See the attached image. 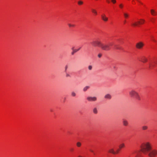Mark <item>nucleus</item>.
Segmentation results:
<instances>
[{"label":"nucleus","mask_w":157,"mask_h":157,"mask_svg":"<svg viewBox=\"0 0 157 157\" xmlns=\"http://www.w3.org/2000/svg\"><path fill=\"white\" fill-rule=\"evenodd\" d=\"M141 150L145 154H148L150 157H155L157 155V150H152L151 144L149 142L143 143L140 146Z\"/></svg>","instance_id":"1"},{"label":"nucleus","mask_w":157,"mask_h":157,"mask_svg":"<svg viewBox=\"0 0 157 157\" xmlns=\"http://www.w3.org/2000/svg\"><path fill=\"white\" fill-rule=\"evenodd\" d=\"M91 44L94 47H99L103 50L109 51L110 50L111 47L113 46L114 43L113 42H109L106 44H104L100 40H97L93 41Z\"/></svg>","instance_id":"2"},{"label":"nucleus","mask_w":157,"mask_h":157,"mask_svg":"<svg viewBox=\"0 0 157 157\" xmlns=\"http://www.w3.org/2000/svg\"><path fill=\"white\" fill-rule=\"evenodd\" d=\"M129 95L130 97L135 98L137 100L140 101L141 100V97L139 93L134 90L129 91Z\"/></svg>","instance_id":"3"},{"label":"nucleus","mask_w":157,"mask_h":157,"mask_svg":"<svg viewBox=\"0 0 157 157\" xmlns=\"http://www.w3.org/2000/svg\"><path fill=\"white\" fill-rule=\"evenodd\" d=\"M145 21L143 19H140V20L137 22L132 21V26H138L139 25L143 24L145 22Z\"/></svg>","instance_id":"4"},{"label":"nucleus","mask_w":157,"mask_h":157,"mask_svg":"<svg viewBox=\"0 0 157 157\" xmlns=\"http://www.w3.org/2000/svg\"><path fill=\"white\" fill-rule=\"evenodd\" d=\"M144 43L141 42H140L136 43V47L137 48L139 49H141L144 46Z\"/></svg>","instance_id":"5"},{"label":"nucleus","mask_w":157,"mask_h":157,"mask_svg":"<svg viewBox=\"0 0 157 157\" xmlns=\"http://www.w3.org/2000/svg\"><path fill=\"white\" fill-rule=\"evenodd\" d=\"M119 150H117L116 151H115L113 148H111L108 151L109 153H112L114 155H116L118 154L119 152Z\"/></svg>","instance_id":"6"},{"label":"nucleus","mask_w":157,"mask_h":157,"mask_svg":"<svg viewBox=\"0 0 157 157\" xmlns=\"http://www.w3.org/2000/svg\"><path fill=\"white\" fill-rule=\"evenodd\" d=\"M139 60L144 63H145L147 62V59L145 56H142L140 58Z\"/></svg>","instance_id":"7"},{"label":"nucleus","mask_w":157,"mask_h":157,"mask_svg":"<svg viewBox=\"0 0 157 157\" xmlns=\"http://www.w3.org/2000/svg\"><path fill=\"white\" fill-rule=\"evenodd\" d=\"M101 19L105 22H107L108 20V18L105 14H102L101 15Z\"/></svg>","instance_id":"8"},{"label":"nucleus","mask_w":157,"mask_h":157,"mask_svg":"<svg viewBox=\"0 0 157 157\" xmlns=\"http://www.w3.org/2000/svg\"><path fill=\"white\" fill-rule=\"evenodd\" d=\"M81 47H80L78 48L77 49H76L74 48V47H73L71 48V50H72V52L71 53V54L72 55H74L75 53L76 52L78 51L80 49H81Z\"/></svg>","instance_id":"9"},{"label":"nucleus","mask_w":157,"mask_h":157,"mask_svg":"<svg viewBox=\"0 0 157 157\" xmlns=\"http://www.w3.org/2000/svg\"><path fill=\"white\" fill-rule=\"evenodd\" d=\"M87 99L89 101H95L97 100V98L96 97H88Z\"/></svg>","instance_id":"10"},{"label":"nucleus","mask_w":157,"mask_h":157,"mask_svg":"<svg viewBox=\"0 0 157 157\" xmlns=\"http://www.w3.org/2000/svg\"><path fill=\"white\" fill-rule=\"evenodd\" d=\"M150 12L151 15L153 16H156L157 15V12L153 9L150 10Z\"/></svg>","instance_id":"11"},{"label":"nucleus","mask_w":157,"mask_h":157,"mask_svg":"<svg viewBox=\"0 0 157 157\" xmlns=\"http://www.w3.org/2000/svg\"><path fill=\"white\" fill-rule=\"evenodd\" d=\"M123 125L124 126H127L128 125V123L127 121L125 119H124L123 121Z\"/></svg>","instance_id":"12"},{"label":"nucleus","mask_w":157,"mask_h":157,"mask_svg":"<svg viewBox=\"0 0 157 157\" xmlns=\"http://www.w3.org/2000/svg\"><path fill=\"white\" fill-rule=\"evenodd\" d=\"M105 98L106 99H110L111 98V96L109 94H107L105 96Z\"/></svg>","instance_id":"13"},{"label":"nucleus","mask_w":157,"mask_h":157,"mask_svg":"<svg viewBox=\"0 0 157 157\" xmlns=\"http://www.w3.org/2000/svg\"><path fill=\"white\" fill-rule=\"evenodd\" d=\"M77 3L78 6H82L84 2L82 1L79 0L78 1Z\"/></svg>","instance_id":"14"},{"label":"nucleus","mask_w":157,"mask_h":157,"mask_svg":"<svg viewBox=\"0 0 157 157\" xmlns=\"http://www.w3.org/2000/svg\"><path fill=\"white\" fill-rule=\"evenodd\" d=\"M91 10L92 13H93L94 15H96L98 14L97 12L95 9H92Z\"/></svg>","instance_id":"15"},{"label":"nucleus","mask_w":157,"mask_h":157,"mask_svg":"<svg viewBox=\"0 0 157 157\" xmlns=\"http://www.w3.org/2000/svg\"><path fill=\"white\" fill-rule=\"evenodd\" d=\"M125 147L124 144L123 143L121 144L119 146V148L120 149H121L122 148L124 147Z\"/></svg>","instance_id":"16"},{"label":"nucleus","mask_w":157,"mask_h":157,"mask_svg":"<svg viewBox=\"0 0 157 157\" xmlns=\"http://www.w3.org/2000/svg\"><path fill=\"white\" fill-rule=\"evenodd\" d=\"M148 128V127L146 125H144L142 126V129L143 130H147Z\"/></svg>","instance_id":"17"},{"label":"nucleus","mask_w":157,"mask_h":157,"mask_svg":"<svg viewBox=\"0 0 157 157\" xmlns=\"http://www.w3.org/2000/svg\"><path fill=\"white\" fill-rule=\"evenodd\" d=\"M139 152L140 151H136L134 152L133 154H136V157H138L139 156Z\"/></svg>","instance_id":"18"},{"label":"nucleus","mask_w":157,"mask_h":157,"mask_svg":"<svg viewBox=\"0 0 157 157\" xmlns=\"http://www.w3.org/2000/svg\"><path fill=\"white\" fill-rule=\"evenodd\" d=\"M68 25L69 28H74L75 26L74 24L71 23H68Z\"/></svg>","instance_id":"19"},{"label":"nucleus","mask_w":157,"mask_h":157,"mask_svg":"<svg viewBox=\"0 0 157 157\" xmlns=\"http://www.w3.org/2000/svg\"><path fill=\"white\" fill-rule=\"evenodd\" d=\"M124 18H127L129 17V14L126 13H124Z\"/></svg>","instance_id":"20"},{"label":"nucleus","mask_w":157,"mask_h":157,"mask_svg":"<svg viewBox=\"0 0 157 157\" xmlns=\"http://www.w3.org/2000/svg\"><path fill=\"white\" fill-rule=\"evenodd\" d=\"M82 144L80 142H77L76 143V146L78 147H80L81 146Z\"/></svg>","instance_id":"21"},{"label":"nucleus","mask_w":157,"mask_h":157,"mask_svg":"<svg viewBox=\"0 0 157 157\" xmlns=\"http://www.w3.org/2000/svg\"><path fill=\"white\" fill-rule=\"evenodd\" d=\"M93 112L95 114H97L98 113V110L96 108H94L93 110Z\"/></svg>","instance_id":"22"},{"label":"nucleus","mask_w":157,"mask_h":157,"mask_svg":"<svg viewBox=\"0 0 157 157\" xmlns=\"http://www.w3.org/2000/svg\"><path fill=\"white\" fill-rule=\"evenodd\" d=\"M89 88V86H86L83 89V90L84 91H86Z\"/></svg>","instance_id":"23"},{"label":"nucleus","mask_w":157,"mask_h":157,"mask_svg":"<svg viewBox=\"0 0 157 157\" xmlns=\"http://www.w3.org/2000/svg\"><path fill=\"white\" fill-rule=\"evenodd\" d=\"M154 67V65H153L152 64H150L149 65V67L151 69H152Z\"/></svg>","instance_id":"24"},{"label":"nucleus","mask_w":157,"mask_h":157,"mask_svg":"<svg viewBox=\"0 0 157 157\" xmlns=\"http://www.w3.org/2000/svg\"><path fill=\"white\" fill-rule=\"evenodd\" d=\"M111 2L113 4H115L116 3V0H111Z\"/></svg>","instance_id":"25"},{"label":"nucleus","mask_w":157,"mask_h":157,"mask_svg":"<svg viewBox=\"0 0 157 157\" xmlns=\"http://www.w3.org/2000/svg\"><path fill=\"white\" fill-rule=\"evenodd\" d=\"M71 95L73 97H75L76 95V94L74 92H72L71 93Z\"/></svg>","instance_id":"26"},{"label":"nucleus","mask_w":157,"mask_h":157,"mask_svg":"<svg viewBox=\"0 0 157 157\" xmlns=\"http://www.w3.org/2000/svg\"><path fill=\"white\" fill-rule=\"evenodd\" d=\"M137 1L141 5H143V3L141 2L139 0H137Z\"/></svg>","instance_id":"27"},{"label":"nucleus","mask_w":157,"mask_h":157,"mask_svg":"<svg viewBox=\"0 0 157 157\" xmlns=\"http://www.w3.org/2000/svg\"><path fill=\"white\" fill-rule=\"evenodd\" d=\"M102 56V54L101 53H99L98 55V57L100 58H101Z\"/></svg>","instance_id":"28"},{"label":"nucleus","mask_w":157,"mask_h":157,"mask_svg":"<svg viewBox=\"0 0 157 157\" xmlns=\"http://www.w3.org/2000/svg\"><path fill=\"white\" fill-rule=\"evenodd\" d=\"M88 69L90 70H91L92 69V67L91 66H89L88 67Z\"/></svg>","instance_id":"29"},{"label":"nucleus","mask_w":157,"mask_h":157,"mask_svg":"<svg viewBox=\"0 0 157 157\" xmlns=\"http://www.w3.org/2000/svg\"><path fill=\"white\" fill-rule=\"evenodd\" d=\"M119 7L121 8H122L123 7V5L122 4H121L119 5Z\"/></svg>","instance_id":"30"},{"label":"nucleus","mask_w":157,"mask_h":157,"mask_svg":"<svg viewBox=\"0 0 157 157\" xmlns=\"http://www.w3.org/2000/svg\"><path fill=\"white\" fill-rule=\"evenodd\" d=\"M68 68V66L66 65L65 67V71L66 72Z\"/></svg>","instance_id":"31"},{"label":"nucleus","mask_w":157,"mask_h":157,"mask_svg":"<svg viewBox=\"0 0 157 157\" xmlns=\"http://www.w3.org/2000/svg\"><path fill=\"white\" fill-rule=\"evenodd\" d=\"M66 76L67 77H70V75L66 73Z\"/></svg>","instance_id":"32"},{"label":"nucleus","mask_w":157,"mask_h":157,"mask_svg":"<svg viewBox=\"0 0 157 157\" xmlns=\"http://www.w3.org/2000/svg\"><path fill=\"white\" fill-rule=\"evenodd\" d=\"M132 4H135L134 0H132Z\"/></svg>","instance_id":"33"},{"label":"nucleus","mask_w":157,"mask_h":157,"mask_svg":"<svg viewBox=\"0 0 157 157\" xmlns=\"http://www.w3.org/2000/svg\"><path fill=\"white\" fill-rule=\"evenodd\" d=\"M106 2L108 3H110V1L109 0H106Z\"/></svg>","instance_id":"34"},{"label":"nucleus","mask_w":157,"mask_h":157,"mask_svg":"<svg viewBox=\"0 0 157 157\" xmlns=\"http://www.w3.org/2000/svg\"><path fill=\"white\" fill-rule=\"evenodd\" d=\"M90 151L92 152H94V151L92 150H90Z\"/></svg>","instance_id":"35"},{"label":"nucleus","mask_w":157,"mask_h":157,"mask_svg":"<svg viewBox=\"0 0 157 157\" xmlns=\"http://www.w3.org/2000/svg\"><path fill=\"white\" fill-rule=\"evenodd\" d=\"M128 1H129L130 0H127Z\"/></svg>","instance_id":"36"}]
</instances>
